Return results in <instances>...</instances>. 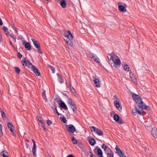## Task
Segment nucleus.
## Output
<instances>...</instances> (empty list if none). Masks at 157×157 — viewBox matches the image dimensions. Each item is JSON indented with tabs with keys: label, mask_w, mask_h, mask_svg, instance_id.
Instances as JSON below:
<instances>
[{
	"label": "nucleus",
	"mask_w": 157,
	"mask_h": 157,
	"mask_svg": "<svg viewBox=\"0 0 157 157\" xmlns=\"http://www.w3.org/2000/svg\"><path fill=\"white\" fill-rule=\"evenodd\" d=\"M143 109L149 110L150 108L146 106L145 104H140L136 105L135 108L132 110V113L134 116H138L139 115H143L145 114Z\"/></svg>",
	"instance_id": "1"
},
{
	"label": "nucleus",
	"mask_w": 157,
	"mask_h": 157,
	"mask_svg": "<svg viewBox=\"0 0 157 157\" xmlns=\"http://www.w3.org/2000/svg\"><path fill=\"white\" fill-rule=\"evenodd\" d=\"M107 57L109 63L112 67L117 68L121 64V61L119 57L114 53L108 54Z\"/></svg>",
	"instance_id": "2"
},
{
	"label": "nucleus",
	"mask_w": 157,
	"mask_h": 157,
	"mask_svg": "<svg viewBox=\"0 0 157 157\" xmlns=\"http://www.w3.org/2000/svg\"><path fill=\"white\" fill-rule=\"evenodd\" d=\"M63 37L68 45L71 46L73 45V36L70 31H65L63 33Z\"/></svg>",
	"instance_id": "3"
},
{
	"label": "nucleus",
	"mask_w": 157,
	"mask_h": 157,
	"mask_svg": "<svg viewBox=\"0 0 157 157\" xmlns=\"http://www.w3.org/2000/svg\"><path fill=\"white\" fill-rule=\"evenodd\" d=\"M132 96L133 98V100L136 103L138 104H145L144 102L142 101V99L140 98V97L138 95H137L135 93H132Z\"/></svg>",
	"instance_id": "4"
},
{
	"label": "nucleus",
	"mask_w": 157,
	"mask_h": 157,
	"mask_svg": "<svg viewBox=\"0 0 157 157\" xmlns=\"http://www.w3.org/2000/svg\"><path fill=\"white\" fill-rule=\"evenodd\" d=\"M67 103L69 105V107L72 109L73 113H74L77 110L76 107L75 103L70 98H68V99Z\"/></svg>",
	"instance_id": "5"
},
{
	"label": "nucleus",
	"mask_w": 157,
	"mask_h": 157,
	"mask_svg": "<svg viewBox=\"0 0 157 157\" xmlns=\"http://www.w3.org/2000/svg\"><path fill=\"white\" fill-rule=\"evenodd\" d=\"M7 126L8 128L12 134L15 137H16V135L15 133V131L14 130V127L12 124L10 122L8 123Z\"/></svg>",
	"instance_id": "6"
},
{
	"label": "nucleus",
	"mask_w": 157,
	"mask_h": 157,
	"mask_svg": "<svg viewBox=\"0 0 157 157\" xmlns=\"http://www.w3.org/2000/svg\"><path fill=\"white\" fill-rule=\"evenodd\" d=\"M32 40L35 46L37 49L38 52L39 53H41L42 51L41 50L40 45L39 43L34 39H32Z\"/></svg>",
	"instance_id": "7"
},
{
	"label": "nucleus",
	"mask_w": 157,
	"mask_h": 157,
	"mask_svg": "<svg viewBox=\"0 0 157 157\" xmlns=\"http://www.w3.org/2000/svg\"><path fill=\"white\" fill-rule=\"evenodd\" d=\"M121 2H119L117 4L118 5V8L119 10L123 13H125L127 11V10L126 8V5L125 4H124V6H123V5H121Z\"/></svg>",
	"instance_id": "8"
},
{
	"label": "nucleus",
	"mask_w": 157,
	"mask_h": 157,
	"mask_svg": "<svg viewBox=\"0 0 157 157\" xmlns=\"http://www.w3.org/2000/svg\"><path fill=\"white\" fill-rule=\"evenodd\" d=\"M113 118L114 120L120 124H122L124 123L122 121V119L117 114H115L114 115Z\"/></svg>",
	"instance_id": "9"
},
{
	"label": "nucleus",
	"mask_w": 157,
	"mask_h": 157,
	"mask_svg": "<svg viewBox=\"0 0 157 157\" xmlns=\"http://www.w3.org/2000/svg\"><path fill=\"white\" fill-rule=\"evenodd\" d=\"M31 70L35 75L37 76H40V73L34 65H33L32 64H31Z\"/></svg>",
	"instance_id": "10"
},
{
	"label": "nucleus",
	"mask_w": 157,
	"mask_h": 157,
	"mask_svg": "<svg viewBox=\"0 0 157 157\" xmlns=\"http://www.w3.org/2000/svg\"><path fill=\"white\" fill-rule=\"evenodd\" d=\"M58 104L62 108L67 110L68 108L65 103L61 100L59 101L58 102Z\"/></svg>",
	"instance_id": "11"
},
{
	"label": "nucleus",
	"mask_w": 157,
	"mask_h": 157,
	"mask_svg": "<svg viewBox=\"0 0 157 157\" xmlns=\"http://www.w3.org/2000/svg\"><path fill=\"white\" fill-rule=\"evenodd\" d=\"M87 140L89 141L90 144L92 146L96 144V142L94 139L91 136H89L87 138Z\"/></svg>",
	"instance_id": "12"
},
{
	"label": "nucleus",
	"mask_w": 157,
	"mask_h": 157,
	"mask_svg": "<svg viewBox=\"0 0 157 157\" xmlns=\"http://www.w3.org/2000/svg\"><path fill=\"white\" fill-rule=\"evenodd\" d=\"M32 141L33 144V145L32 148V152L33 155L35 156H36V145L33 139L32 140Z\"/></svg>",
	"instance_id": "13"
},
{
	"label": "nucleus",
	"mask_w": 157,
	"mask_h": 157,
	"mask_svg": "<svg viewBox=\"0 0 157 157\" xmlns=\"http://www.w3.org/2000/svg\"><path fill=\"white\" fill-rule=\"evenodd\" d=\"M114 104L117 109L120 112H121L122 110V108L121 106H120V104L119 102L117 101H115L114 102Z\"/></svg>",
	"instance_id": "14"
},
{
	"label": "nucleus",
	"mask_w": 157,
	"mask_h": 157,
	"mask_svg": "<svg viewBox=\"0 0 157 157\" xmlns=\"http://www.w3.org/2000/svg\"><path fill=\"white\" fill-rule=\"evenodd\" d=\"M94 82L96 87L99 88L101 86L100 82L98 79H95L94 80Z\"/></svg>",
	"instance_id": "15"
},
{
	"label": "nucleus",
	"mask_w": 157,
	"mask_h": 157,
	"mask_svg": "<svg viewBox=\"0 0 157 157\" xmlns=\"http://www.w3.org/2000/svg\"><path fill=\"white\" fill-rule=\"evenodd\" d=\"M151 134L155 138H157V129L155 128H152L151 131Z\"/></svg>",
	"instance_id": "16"
},
{
	"label": "nucleus",
	"mask_w": 157,
	"mask_h": 157,
	"mask_svg": "<svg viewBox=\"0 0 157 157\" xmlns=\"http://www.w3.org/2000/svg\"><path fill=\"white\" fill-rule=\"evenodd\" d=\"M67 130L70 131L71 133H74L75 131V127L72 124H70L68 126V128Z\"/></svg>",
	"instance_id": "17"
},
{
	"label": "nucleus",
	"mask_w": 157,
	"mask_h": 157,
	"mask_svg": "<svg viewBox=\"0 0 157 157\" xmlns=\"http://www.w3.org/2000/svg\"><path fill=\"white\" fill-rule=\"evenodd\" d=\"M102 147L104 149L105 151L106 152V153L109 152L110 151V150H111L106 145L104 144H102Z\"/></svg>",
	"instance_id": "18"
},
{
	"label": "nucleus",
	"mask_w": 157,
	"mask_h": 157,
	"mask_svg": "<svg viewBox=\"0 0 157 157\" xmlns=\"http://www.w3.org/2000/svg\"><path fill=\"white\" fill-rule=\"evenodd\" d=\"M61 6L63 8H65L66 7V2L64 0H61L60 2Z\"/></svg>",
	"instance_id": "19"
},
{
	"label": "nucleus",
	"mask_w": 157,
	"mask_h": 157,
	"mask_svg": "<svg viewBox=\"0 0 157 157\" xmlns=\"http://www.w3.org/2000/svg\"><path fill=\"white\" fill-rule=\"evenodd\" d=\"M2 29L6 36L9 35V33L8 32V29L5 26H3L2 27Z\"/></svg>",
	"instance_id": "20"
},
{
	"label": "nucleus",
	"mask_w": 157,
	"mask_h": 157,
	"mask_svg": "<svg viewBox=\"0 0 157 157\" xmlns=\"http://www.w3.org/2000/svg\"><path fill=\"white\" fill-rule=\"evenodd\" d=\"M25 47L27 50H29L31 48V45L30 44L28 43H25Z\"/></svg>",
	"instance_id": "21"
},
{
	"label": "nucleus",
	"mask_w": 157,
	"mask_h": 157,
	"mask_svg": "<svg viewBox=\"0 0 157 157\" xmlns=\"http://www.w3.org/2000/svg\"><path fill=\"white\" fill-rule=\"evenodd\" d=\"M95 132L99 136H101L103 134V132L102 131L98 128H97Z\"/></svg>",
	"instance_id": "22"
},
{
	"label": "nucleus",
	"mask_w": 157,
	"mask_h": 157,
	"mask_svg": "<svg viewBox=\"0 0 157 157\" xmlns=\"http://www.w3.org/2000/svg\"><path fill=\"white\" fill-rule=\"evenodd\" d=\"M106 153L107 154L108 157H114L113 153L111 150Z\"/></svg>",
	"instance_id": "23"
},
{
	"label": "nucleus",
	"mask_w": 157,
	"mask_h": 157,
	"mask_svg": "<svg viewBox=\"0 0 157 157\" xmlns=\"http://www.w3.org/2000/svg\"><path fill=\"white\" fill-rule=\"evenodd\" d=\"M42 95L43 99L45 100V101L46 102L47 101V99L46 98V95L45 94V90H44L42 92Z\"/></svg>",
	"instance_id": "24"
},
{
	"label": "nucleus",
	"mask_w": 157,
	"mask_h": 157,
	"mask_svg": "<svg viewBox=\"0 0 157 157\" xmlns=\"http://www.w3.org/2000/svg\"><path fill=\"white\" fill-rule=\"evenodd\" d=\"M116 151V153L119 155V154L122 153V151L121 150L120 148L117 146H116L115 148Z\"/></svg>",
	"instance_id": "25"
},
{
	"label": "nucleus",
	"mask_w": 157,
	"mask_h": 157,
	"mask_svg": "<svg viewBox=\"0 0 157 157\" xmlns=\"http://www.w3.org/2000/svg\"><path fill=\"white\" fill-rule=\"evenodd\" d=\"M1 154L3 157H8V153L5 151H3Z\"/></svg>",
	"instance_id": "26"
},
{
	"label": "nucleus",
	"mask_w": 157,
	"mask_h": 157,
	"mask_svg": "<svg viewBox=\"0 0 157 157\" xmlns=\"http://www.w3.org/2000/svg\"><path fill=\"white\" fill-rule=\"evenodd\" d=\"M90 128L91 131L92 132H95L97 128L96 127H95L94 126H90Z\"/></svg>",
	"instance_id": "27"
},
{
	"label": "nucleus",
	"mask_w": 157,
	"mask_h": 157,
	"mask_svg": "<svg viewBox=\"0 0 157 157\" xmlns=\"http://www.w3.org/2000/svg\"><path fill=\"white\" fill-rule=\"evenodd\" d=\"M98 154L100 156H102V152L100 149H98L97 151Z\"/></svg>",
	"instance_id": "28"
},
{
	"label": "nucleus",
	"mask_w": 157,
	"mask_h": 157,
	"mask_svg": "<svg viewBox=\"0 0 157 157\" xmlns=\"http://www.w3.org/2000/svg\"><path fill=\"white\" fill-rule=\"evenodd\" d=\"M10 36L14 40V42H16V37L15 35H12L11 34L9 33V35L8 36Z\"/></svg>",
	"instance_id": "29"
},
{
	"label": "nucleus",
	"mask_w": 157,
	"mask_h": 157,
	"mask_svg": "<svg viewBox=\"0 0 157 157\" xmlns=\"http://www.w3.org/2000/svg\"><path fill=\"white\" fill-rule=\"evenodd\" d=\"M124 69L127 71H129V67L127 64H125L124 67Z\"/></svg>",
	"instance_id": "30"
},
{
	"label": "nucleus",
	"mask_w": 157,
	"mask_h": 157,
	"mask_svg": "<svg viewBox=\"0 0 157 157\" xmlns=\"http://www.w3.org/2000/svg\"><path fill=\"white\" fill-rule=\"evenodd\" d=\"M71 140L73 143L74 144H76L77 143V141L76 140L74 137H72L71 139Z\"/></svg>",
	"instance_id": "31"
},
{
	"label": "nucleus",
	"mask_w": 157,
	"mask_h": 157,
	"mask_svg": "<svg viewBox=\"0 0 157 157\" xmlns=\"http://www.w3.org/2000/svg\"><path fill=\"white\" fill-rule=\"evenodd\" d=\"M90 55L91 58L93 59H94L95 58L97 57V56H96V55H94L92 53H90Z\"/></svg>",
	"instance_id": "32"
},
{
	"label": "nucleus",
	"mask_w": 157,
	"mask_h": 157,
	"mask_svg": "<svg viewBox=\"0 0 157 157\" xmlns=\"http://www.w3.org/2000/svg\"><path fill=\"white\" fill-rule=\"evenodd\" d=\"M22 64L24 66H27V63L26 62V59L24 58L23 59V61L22 62Z\"/></svg>",
	"instance_id": "33"
},
{
	"label": "nucleus",
	"mask_w": 157,
	"mask_h": 157,
	"mask_svg": "<svg viewBox=\"0 0 157 157\" xmlns=\"http://www.w3.org/2000/svg\"><path fill=\"white\" fill-rule=\"evenodd\" d=\"M29 142V141L28 140H27L25 141L26 148V149H30L29 145L28 143Z\"/></svg>",
	"instance_id": "34"
},
{
	"label": "nucleus",
	"mask_w": 157,
	"mask_h": 157,
	"mask_svg": "<svg viewBox=\"0 0 157 157\" xmlns=\"http://www.w3.org/2000/svg\"><path fill=\"white\" fill-rule=\"evenodd\" d=\"M57 75L58 77L59 78V80L60 82L61 83H62L63 82V79H62V77L61 76L57 74Z\"/></svg>",
	"instance_id": "35"
},
{
	"label": "nucleus",
	"mask_w": 157,
	"mask_h": 157,
	"mask_svg": "<svg viewBox=\"0 0 157 157\" xmlns=\"http://www.w3.org/2000/svg\"><path fill=\"white\" fill-rule=\"evenodd\" d=\"M129 75H130V77L132 79V80L133 79V78H135V77L134 75H133V73L132 72H130Z\"/></svg>",
	"instance_id": "36"
},
{
	"label": "nucleus",
	"mask_w": 157,
	"mask_h": 157,
	"mask_svg": "<svg viewBox=\"0 0 157 157\" xmlns=\"http://www.w3.org/2000/svg\"><path fill=\"white\" fill-rule=\"evenodd\" d=\"M61 120L62 122L64 123H66L67 121V120L63 116L61 118Z\"/></svg>",
	"instance_id": "37"
},
{
	"label": "nucleus",
	"mask_w": 157,
	"mask_h": 157,
	"mask_svg": "<svg viewBox=\"0 0 157 157\" xmlns=\"http://www.w3.org/2000/svg\"><path fill=\"white\" fill-rule=\"evenodd\" d=\"M2 130V126L1 124H0V137L2 136L3 135V133Z\"/></svg>",
	"instance_id": "38"
},
{
	"label": "nucleus",
	"mask_w": 157,
	"mask_h": 157,
	"mask_svg": "<svg viewBox=\"0 0 157 157\" xmlns=\"http://www.w3.org/2000/svg\"><path fill=\"white\" fill-rule=\"evenodd\" d=\"M16 72L17 73H19L20 71V69L18 67H14Z\"/></svg>",
	"instance_id": "39"
},
{
	"label": "nucleus",
	"mask_w": 157,
	"mask_h": 157,
	"mask_svg": "<svg viewBox=\"0 0 157 157\" xmlns=\"http://www.w3.org/2000/svg\"><path fill=\"white\" fill-rule=\"evenodd\" d=\"M26 62L27 63V66L28 65V67H31V64H32V63L30 62L29 60H26Z\"/></svg>",
	"instance_id": "40"
},
{
	"label": "nucleus",
	"mask_w": 157,
	"mask_h": 157,
	"mask_svg": "<svg viewBox=\"0 0 157 157\" xmlns=\"http://www.w3.org/2000/svg\"><path fill=\"white\" fill-rule=\"evenodd\" d=\"M2 116L3 118L6 117V114L3 111H1Z\"/></svg>",
	"instance_id": "41"
},
{
	"label": "nucleus",
	"mask_w": 157,
	"mask_h": 157,
	"mask_svg": "<svg viewBox=\"0 0 157 157\" xmlns=\"http://www.w3.org/2000/svg\"><path fill=\"white\" fill-rule=\"evenodd\" d=\"M132 81L136 84L137 85V81L136 78H133V79L132 80Z\"/></svg>",
	"instance_id": "42"
},
{
	"label": "nucleus",
	"mask_w": 157,
	"mask_h": 157,
	"mask_svg": "<svg viewBox=\"0 0 157 157\" xmlns=\"http://www.w3.org/2000/svg\"><path fill=\"white\" fill-rule=\"evenodd\" d=\"M49 67L50 68V69L52 71V73H55V69L52 67L50 66H49Z\"/></svg>",
	"instance_id": "43"
},
{
	"label": "nucleus",
	"mask_w": 157,
	"mask_h": 157,
	"mask_svg": "<svg viewBox=\"0 0 157 157\" xmlns=\"http://www.w3.org/2000/svg\"><path fill=\"white\" fill-rule=\"evenodd\" d=\"M119 155L120 157H127L124 155V153L123 152H122V153L119 154Z\"/></svg>",
	"instance_id": "44"
},
{
	"label": "nucleus",
	"mask_w": 157,
	"mask_h": 157,
	"mask_svg": "<svg viewBox=\"0 0 157 157\" xmlns=\"http://www.w3.org/2000/svg\"><path fill=\"white\" fill-rule=\"evenodd\" d=\"M94 60L97 63H99L100 62L99 59L97 57H96L94 59Z\"/></svg>",
	"instance_id": "45"
},
{
	"label": "nucleus",
	"mask_w": 157,
	"mask_h": 157,
	"mask_svg": "<svg viewBox=\"0 0 157 157\" xmlns=\"http://www.w3.org/2000/svg\"><path fill=\"white\" fill-rule=\"evenodd\" d=\"M41 124V126L43 127V128H44V129L46 131L47 130V129H46V128L44 127V122H43V123H42V124Z\"/></svg>",
	"instance_id": "46"
},
{
	"label": "nucleus",
	"mask_w": 157,
	"mask_h": 157,
	"mask_svg": "<svg viewBox=\"0 0 157 157\" xmlns=\"http://www.w3.org/2000/svg\"><path fill=\"white\" fill-rule=\"evenodd\" d=\"M47 123L48 125H50L52 123L49 120H48L47 121Z\"/></svg>",
	"instance_id": "47"
},
{
	"label": "nucleus",
	"mask_w": 157,
	"mask_h": 157,
	"mask_svg": "<svg viewBox=\"0 0 157 157\" xmlns=\"http://www.w3.org/2000/svg\"><path fill=\"white\" fill-rule=\"evenodd\" d=\"M55 106V109L56 111V113H57V115H60V114L58 112L57 110L56 106Z\"/></svg>",
	"instance_id": "48"
},
{
	"label": "nucleus",
	"mask_w": 157,
	"mask_h": 157,
	"mask_svg": "<svg viewBox=\"0 0 157 157\" xmlns=\"http://www.w3.org/2000/svg\"><path fill=\"white\" fill-rule=\"evenodd\" d=\"M10 44L11 46H12L13 47V48L14 49H15V47L12 44V42L11 41H10Z\"/></svg>",
	"instance_id": "49"
},
{
	"label": "nucleus",
	"mask_w": 157,
	"mask_h": 157,
	"mask_svg": "<svg viewBox=\"0 0 157 157\" xmlns=\"http://www.w3.org/2000/svg\"><path fill=\"white\" fill-rule=\"evenodd\" d=\"M17 56L20 58H21L22 57V55L21 54L19 53H17Z\"/></svg>",
	"instance_id": "50"
},
{
	"label": "nucleus",
	"mask_w": 157,
	"mask_h": 157,
	"mask_svg": "<svg viewBox=\"0 0 157 157\" xmlns=\"http://www.w3.org/2000/svg\"><path fill=\"white\" fill-rule=\"evenodd\" d=\"M151 157H157L155 155L153 154H151Z\"/></svg>",
	"instance_id": "51"
},
{
	"label": "nucleus",
	"mask_w": 157,
	"mask_h": 157,
	"mask_svg": "<svg viewBox=\"0 0 157 157\" xmlns=\"http://www.w3.org/2000/svg\"><path fill=\"white\" fill-rule=\"evenodd\" d=\"M46 157H51V156L50 155L49 153L47 152V154H46Z\"/></svg>",
	"instance_id": "52"
},
{
	"label": "nucleus",
	"mask_w": 157,
	"mask_h": 157,
	"mask_svg": "<svg viewBox=\"0 0 157 157\" xmlns=\"http://www.w3.org/2000/svg\"><path fill=\"white\" fill-rule=\"evenodd\" d=\"M144 124L146 127H148L149 126V125L147 123H144Z\"/></svg>",
	"instance_id": "53"
},
{
	"label": "nucleus",
	"mask_w": 157,
	"mask_h": 157,
	"mask_svg": "<svg viewBox=\"0 0 157 157\" xmlns=\"http://www.w3.org/2000/svg\"><path fill=\"white\" fill-rule=\"evenodd\" d=\"M3 25V22L1 20V19L0 18V25Z\"/></svg>",
	"instance_id": "54"
},
{
	"label": "nucleus",
	"mask_w": 157,
	"mask_h": 157,
	"mask_svg": "<svg viewBox=\"0 0 157 157\" xmlns=\"http://www.w3.org/2000/svg\"><path fill=\"white\" fill-rule=\"evenodd\" d=\"M67 157H75L72 155L71 154L67 155Z\"/></svg>",
	"instance_id": "55"
},
{
	"label": "nucleus",
	"mask_w": 157,
	"mask_h": 157,
	"mask_svg": "<svg viewBox=\"0 0 157 157\" xmlns=\"http://www.w3.org/2000/svg\"><path fill=\"white\" fill-rule=\"evenodd\" d=\"M90 157H96V156L93 154L91 153Z\"/></svg>",
	"instance_id": "56"
},
{
	"label": "nucleus",
	"mask_w": 157,
	"mask_h": 157,
	"mask_svg": "<svg viewBox=\"0 0 157 157\" xmlns=\"http://www.w3.org/2000/svg\"><path fill=\"white\" fill-rule=\"evenodd\" d=\"M38 120L40 122L41 124L42 123H43V122H42V121L41 120H39V117H38Z\"/></svg>",
	"instance_id": "57"
},
{
	"label": "nucleus",
	"mask_w": 157,
	"mask_h": 157,
	"mask_svg": "<svg viewBox=\"0 0 157 157\" xmlns=\"http://www.w3.org/2000/svg\"><path fill=\"white\" fill-rule=\"evenodd\" d=\"M25 43H26V42H25V41H22V44H23L24 45H25Z\"/></svg>",
	"instance_id": "58"
},
{
	"label": "nucleus",
	"mask_w": 157,
	"mask_h": 157,
	"mask_svg": "<svg viewBox=\"0 0 157 157\" xmlns=\"http://www.w3.org/2000/svg\"><path fill=\"white\" fill-rule=\"evenodd\" d=\"M57 2L59 3L61 0H55Z\"/></svg>",
	"instance_id": "59"
},
{
	"label": "nucleus",
	"mask_w": 157,
	"mask_h": 157,
	"mask_svg": "<svg viewBox=\"0 0 157 157\" xmlns=\"http://www.w3.org/2000/svg\"><path fill=\"white\" fill-rule=\"evenodd\" d=\"M141 123L142 124H144V121H143V120H142V121H141Z\"/></svg>",
	"instance_id": "60"
},
{
	"label": "nucleus",
	"mask_w": 157,
	"mask_h": 157,
	"mask_svg": "<svg viewBox=\"0 0 157 157\" xmlns=\"http://www.w3.org/2000/svg\"><path fill=\"white\" fill-rule=\"evenodd\" d=\"M2 40V37L0 36V42H1Z\"/></svg>",
	"instance_id": "61"
},
{
	"label": "nucleus",
	"mask_w": 157,
	"mask_h": 157,
	"mask_svg": "<svg viewBox=\"0 0 157 157\" xmlns=\"http://www.w3.org/2000/svg\"><path fill=\"white\" fill-rule=\"evenodd\" d=\"M38 117H39V120H40V119L41 118V117H37V118H38Z\"/></svg>",
	"instance_id": "62"
},
{
	"label": "nucleus",
	"mask_w": 157,
	"mask_h": 157,
	"mask_svg": "<svg viewBox=\"0 0 157 157\" xmlns=\"http://www.w3.org/2000/svg\"><path fill=\"white\" fill-rule=\"evenodd\" d=\"M145 148L146 149H147V147H145Z\"/></svg>",
	"instance_id": "63"
},
{
	"label": "nucleus",
	"mask_w": 157,
	"mask_h": 157,
	"mask_svg": "<svg viewBox=\"0 0 157 157\" xmlns=\"http://www.w3.org/2000/svg\"><path fill=\"white\" fill-rule=\"evenodd\" d=\"M99 157H103L102 156H100Z\"/></svg>",
	"instance_id": "64"
}]
</instances>
